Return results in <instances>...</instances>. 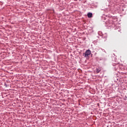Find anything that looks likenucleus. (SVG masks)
<instances>
[{"label": "nucleus", "mask_w": 127, "mask_h": 127, "mask_svg": "<svg viewBox=\"0 0 127 127\" xmlns=\"http://www.w3.org/2000/svg\"><path fill=\"white\" fill-rule=\"evenodd\" d=\"M89 55H91V51H90V50H87L85 53H83V56L85 58H88Z\"/></svg>", "instance_id": "obj_1"}, {"label": "nucleus", "mask_w": 127, "mask_h": 127, "mask_svg": "<svg viewBox=\"0 0 127 127\" xmlns=\"http://www.w3.org/2000/svg\"><path fill=\"white\" fill-rule=\"evenodd\" d=\"M87 16L88 17H89V18H91V17H93V14L91 12H89L87 14Z\"/></svg>", "instance_id": "obj_2"}, {"label": "nucleus", "mask_w": 127, "mask_h": 127, "mask_svg": "<svg viewBox=\"0 0 127 127\" xmlns=\"http://www.w3.org/2000/svg\"><path fill=\"white\" fill-rule=\"evenodd\" d=\"M100 72H101V68H96V71H95L96 74H98V73H100Z\"/></svg>", "instance_id": "obj_3"}]
</instances>
